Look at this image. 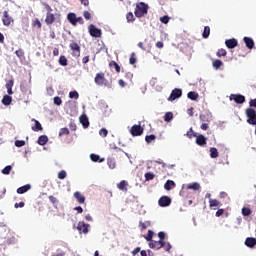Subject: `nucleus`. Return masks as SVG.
<instances>
[{"label": "nucleus", "instance_id": "45", "mask_svg": "<svg viewBox=\"0 0 256 256\" xmlns=\"http://www.w3.org/2000/svg\"><path fill=\"white\" fill-rule=\"evenodd\" d=\"M15 55L18 59H23V57H25V51H23V49H18L15 51Z\"/></svg>", "mask_w": 256, "mask_h": 256}, {"label": "nucleus", "instance_id": "8", "mask_svg": "<svg viewBox=\"0 0 256 256\" xmlns=\"http://www.w3.org/2000/svg\"><path fill=\"white\" fill-rule=\"evenodd\" d=\"M77 230L79 231V233H84V235H87V233H89V224L83 221H79L77 225Z\"/></svg>", "mask_w": 256, "mask_h": 256}, {"label": "nucleus", "instance_id": "14", "mask_svg": "<svg viewBox=\"0 0 256 256\" xmlns=\"http://www.w3.org/2000/svg\"><path fill=\"white\" fill-rule=\"evenodd\" d=\"M225 45L228 49H235V47H237L238 45L237 39L235 38L228 39L225 41Z\"/></svg>", "mask_w": 256, "mask_h": 256}, {"label": "nucleus", "instance_id": "61", "mask_svg": "<svg viewBox=\"0 0 256 256\" xmlns=\"http://www.w3.org/2000/svg\"><path fill=\"white\" fill-rule=\"evenodd\" d=\"M161 23H164L165 25H167V23H169V16H163L160 18Z\"/></svg>", "mask_w": 256, "mask_h": 256}, {"label": "nucleus", "instance_id": "58", "mask_svg": "<svg viewBox=\"0 0 256 256\" xmlns=\"http://www.w3.org/2000/svg\"><path fill=\"white\" fill-rule=\"evenodd\" d=\"M200 129H202V131H207V129H209V122H203Z\"/></svg>", "mask_w": 256, "mask_h": 256}, {"label": "nucleus", "instance_id": "5", "mask_svg": "<svg viewBox=\"0 0 256 256\" xmlns=\"http://www.w3.org/2000/svg\"><path fill=\"white\" fill-rule=\"evenodd\" d=\"M70 49L71 51H73V57H81V47L79 46V44H77V42H72L70 44Z\"/></svg>", "mask_w": 256, "mask_h": 256}, {"label": "nucleus", "instance_id": "17", "mask_svg": "<svg viewBox=\"0 0 256 256\" xmlns=\"http://www.w3.org/2000/svg\"><path fill=\"white\" fill-rule=\"evenodd\" d=\"M79 121L81 125L84 127V129H87L89 127V118H87V115H81Z\"/></svg>", "mask_w": 256, "mask_h": 256}, {"label": "nucleus", "instance_id": "56", "mask_svg": "<svg viewBox=\"0 0 256 256\" xmlns=\"http://www.w3.org/2000/svg\"><path fill=\"white\" fill-rule=\"evenodd\" d=\"M48 199L53 205H57V203H59V200H57L55 196H49Z\"/></svg>", "mask_w": 256, "mask_h": 256}, {"label": "nucleus", "instance_id": "64", "mask_svg": "<svg viewBox=\"0 0 256 256\" xmlns=\"http://www.w3.org/2000/svg\"><path fill=\"white\" fill-rule=\"evenodd\" d=\"M250 107H255L256 108V99H252L249 101Z\"/></svg>", "mask_w": 256, "mask_h": 256}, {"label": "nucleus", "instance_id": "13", "mask_svg": "<svg viewBox=\"0 0 256 256\" xmlns=\"http://www.w3.org/2000/svg\"><path fill=\"white\" fill-rule=\"evenodd\" d=\"M196 145H199V147H205V145H207V138L202 134H196Z\"/></svg>", "mask_w": 256, "mask_h": 256}, {"label": "nucleus", "instance_id": "54", "mask_svg": "<svg viewBox=\"0 0 256 256\" xmlns=\"http://www.w3.org/2000/svg\"><path fill=\"white\" fill-rule=\"evenodd\" d=\"M65 177H67V172L65 170L58 173V179H65Z\"/></svg>", "mask_w": 256, "mask_h": 256}, {"label": "nucleus", "instance_id": "53", "mask_svg": "<svg viewBox=\"0 0 256 256\" xmlns=\"http://www.w3.org/2000/svg\"><path fill=\"white\" fill-rule=\"evenodd\" d=\"M15 146L16 147H25V141L24 140H16Z\"/></svg>", "mask_w": 256, "mask_h": 256}, {"label": "nucleus", "instance_id": "2", "mask_svg": "<svg viewBox=\"0 0 256 256\" xmlns=\"http://www.w3.org/2000/svg\"><path fill=\"white\" fill-rule=\"evenodd\" d=\"M149 11V6L144 2H140L136 5L134 15L141 19V17H145Z\"/></svg>", "mask_w": 256, "mask_h": 256}, {"label": "nucleus", "instance_id": "43", "mask_svg": "<svg viewBox=\"0 0 256 256\" xmlns=\"http://www.w3.org/2000/svg\"><path fill=\"white\" fill-rule=\"evenodd\" d=\"M217 57H227V50L221 48L216 53Z\"/></svg>", "mask_w": 256, "mask_h": 256}, {"label": "nucleus", "instance_id": "7", "mask_svg": "<svg viewBox=\"0 0 256 256\" xmlns=\"http://www.w3.org/2000/svg\"><path fill=\"white\" fill-rule=\"evenodd\" d=\"M181 95H183V90L179 89V88H175L172 90L168 101H175V99H179V97H181Z\"/></svg>", "mask_w": 256, "mask_h": 256}, {"label": "nucleus", "instance_id": "40", "mask_svg": "<svg viewBox=\"0 0 256 256\" xmlns=\"http://www.w3.org/2000/svg\"><path fill=\"white\" fill-rule=\"evenodd\" d=\"M155 139H157V136H155V134L147 135L145 137V141L148 144L151 143L152 141H155Z\"/></svg>", "mask_w": 256, "mask_h": 256}, {"label": "nucleus", "instance_id": "21", "mask_svg": "<svg viewBox=\"0 0 256 256\" xmlns=\"http://www.w3.org/2000/svg\"><path fill=\"white\" fill-rule=\"evenodd\" d=\"M74 197L80 205H83V203H85V196H83L81 192H74Z\"/></svg>", "mask_w": 256, "mask_h": 256}, {"label": "nucleus", "instance_id": "35", "mask_svg": "<svg viewBox=\"0 0 256 256\" xmlns=\"http://www.w3.org/2000/svg\"><path fill=\"white\" fill-rule=\"evenodd\" d=\"M214 69H221V67H223V61L216 59L213 63H212Z\"/></svg>", "mask_w": 256, "mask_h": 256}, {"label": "nucleus", "instance_id": "39", "mask_svg": "<svg viewBox=\"0 0 256 256\" xmlns=\"http://www.w3.org/2000/svg\"><path fill=\"white\" fill-rule=\"evenodd\" d=\"M144 177H145V181H153V179H155V174L151 172H147L145 173Z\"/></svg>", "mask_w": 256, "mask_h": 256}, {"label": "nucleus", "instance_id": "31", "mask_svg": "<svg viewBox=\"0 0 256 256\" xmlns=\"http://www.w3.org/2000/svg\"><path fill=\"white\" fill-rule=\"evenodd\" d=\"M211 35V28L209 26L204 27V31L202 33L203 39H207Z\"/></svg>", "mask_w": 256, "mask_h": 256}, {"label": "nucleus", "instance_id": "41", "mask_svg": "<svg viewBox=\"0 0 256 256\" xmlns=\"http://www.w3.org/2000/svg\"><path fill=\"white\" fill-rule=\"evenodd\" d=\"M173 120V113L172 112H167L164 115V121H166V123H169V121Z\"/></svg>", "mask_w": 256, "mask_h": 256}, {"label": "nucleus", "instance_id": "23", "mask_svg": "<svg viewBox=\"0 0 256 256\" xmlns=\"http://www.w3.org/2000/svg\"><path fill=\"white\" fill-rule=\"evenodd\" d=\"M200 121H202V123H211V114H200Z\"/></svg>", "mask_w": 256, "mask_h": 256}, {"label": "nucleus", "instance_id": "62", "mask_svg": "<svg viewBox=\"0 0 256 256\" xmlns=\"http://www.w3.org/2000/svg\"><path fill=\"white\" fill-rule=\"evenodd\" d=\"M15 209H19L25 207V202L15 203L14 204Z\"/></svg>", "mask_w": 256, "mask_h": 256}, {"label": "nucleus", "instance_id": "3", "mask_svg": "<svg viewBox=\"0 0 256 256\" xmlns=\"http://www.w3.org/2000/svg\"><path fill=\"white\" fill-rule=\"evenodd\" d=\"M94 83L100 87H103V85H105V87H107V83H109L107 81V78H105V73L100 72L97 73L95 78H94Z\"/></svg>", "mask_w": 256, "mask_h": 256}, {"label": "nucleus", "instance_id": "30", "mask_svg": "<svg viewBox=\"0 0 256 256\" xmlns=\"http://www.w3.org/2000/svg\"><path fill=\"white\" fill-rule=\"evenodd\" d=\"M209 206L211 207V208H213V207H221V202H219V200H217V199H209Z\"/></svg>", "mask_w": 256, "mask_h": 256}, {"label": "nucleus", "instance_id": "10", "mask_svg": "<svg viewBox=\"0 0 256 256\" xmlns=\"http://www.w3.org/2000/svg\"><path fill=\"white\" fill-rule=\"evenodd\" d=\"M13 18L11 16H9V12L8 11H4L3 12V18H2V23L5 27H9V25H11V23H13Z\"/></svg>", "mask_w": 256, "mask_h": 256}, {"label": "nucleus", "instance_id": "48", "mask_svg": "<svg viewBox=\"0 0 256 256\" xmlns=\"http://www.w3.org/2000/svg\"><path fill=\"white\" fill-rule=\"evenodd\" d=\"M59 64L62 65V67H67V58L65 56H60Z\"/></svg>", "mask_w": 256, "mask_h": 256}, {"label": "nucleus", "instance_id": "46", "mask_svg": "<svg viewBox=\"0 0 256 256\" xmlns=\"http://www.w3.org/2000/svg\"><path fill=\"white\" fill-rule=\"evenodd\" d=\"M242 215L244 217H249V215H251V209L247 208V207H243L242 208Z\"/></svg>", "mask_w": 256, "mask_h": 256}, {"label": "nucleus", "instance_id": "20", "mask_svg": "<svg viewBox=\"0 0 256 256\" xmlns=\"http://www.w3.org/2000/svg\"><path fill=\"white\" fill-rule=\"evenodd\" d=\"M246 247H250V249H253L256 245V239L253 237L246 238L245 240Z\"/></svg>", "mask_w": 256, "mask_h": 256}, {"label": "nucleus", "instance_id": "12", "mask_svg": "<svg viewBox=\"0 0 256 256\" xmlns=\"http://www.w3.org/2000/svg\"><path fill=\"white\" fill-rule=\"evenodd\" d=\"M158 204L160 207H169V205H171V199L169 198V196H162L158 200Z\"/></svg>", "mask_w": 256, "mask_h": 256}, {"label": "nucleus", "instance_id": "26", "mask_svg": "<svg viewBox=\"0 0 256 256\" xmlns=\"http://www.w3.org/2000/svg\"><path fill=\"white\" fill-rule=\"evenodd\" d=\"M187 97L191 101H197V99H199V94L195 91H190L188 92Z\"/></svg>", "mask_w": 256, "mask_h": 256}, {"label": "nucleus", "instance_id": "50", "mask_svg": "<svg viewBox=\"0 0 256 256\" xmlns=\"http://www.w3.org/2000/svg\"><path fill=\"white\" fill-rule=\"evenodd\" d=\"M69 98L70 99H79V92L78 91H71L69 93Z\"/></svg>", "mask_w": 256, "mask_h": 256}, {"label": "nucleus", "instance_id": "16", "mask_svg": "<svg viewBox=\"0 0 256 256\" xmlns=\"http://www.w3.org/2000/svg\"><path fill=\"white\" fill-rule=\"evenodd\" d=\"M243 41H244L247 49H253V47H255V42L253 41V38L244 37Z\"/></svg>", "mask_w": 256, "mask_h": 256}, {"label": "nucleus", "instance_id": "29", "mask_svg": "<svg viewBox=\"0 0 256 256\" xmlns=\"http://www.w3.org/2000/svg\"><path fill=\"white\" fill-rule=\"evenodd\" d=\"M90 159H91V161H93L94 163H97V162L103 163V161H105L104 158L100 159L99 155H97V154H91V155H90Z\"/></svg>", "mask_w": 256, "mask_h": 256}, {"label": "nucleus", "instance_id": "1", "mask_svg": "<svg viewBox=\"0 0 256 256\" xmlns=\"http://www.w3.org/2000/svg\"><path fill=\"white\" fill-rule=\"evenodd\" d=\"M159 241H152L149 243L150 249H155L156 251H159V249H165L166 253H171V249L173 246L171 243L165 241V232H159L158 233Z\"/></svg>", "mask_w": 256, "mask_h": 256}, {"label": "nucleus", "instance_id": "6", "mask_svg": "<svg viewBox=\"0 0 256 256\" xmlns=\"http://www.w3.org/2000/svg\"><path fill=\"white\" fill-rule=\"evenodd\" d=\"M130 133L132 137H139L143 135V128L141 127V125H134L131 127Z\"/></svg>", "mask_w": 256, "mask_h": 256}, {"label": "nucleus", "instance_id": "52", "mask_svg": "<svg viewBox=\"0 0 256 256\" xmlns=\"http://www.w3.org/2000/svg\"><path fill=\"white\" fill-rule=\"evenodd\" d=\"M63 103V100H61V97L55 96L54 97V105H57L58 107L61 106Z\"/></svg>", "mask_w": 256, "mask_h": 256}, {"label": "nucleus", "instance_id": "57", "mask_svg": "<svg viewBox=\"0 0 256 256\" xmlns=\"http://www.w3.org/2000/svg\"><path fill=\"white\" fill-rule=\"evenodd\" d=\"M13 85H14V80H8V82L6 83V89H13Z\"/></svg>", "mask_w": 256, "mask_h": 256}, {"label": "nucleus", "instance_id": "32", "mask_svg": "<svg viewBox=\"0 0 256 256\" xmlns=\"http://www.w3.org/2000/svg\"><path fill=\"white\" fill-rule=\"evenodd\" d=\"M11 101H13V98H11V96H9V95H5L2 98V105L8 106L11 103Z\"/></svg>", "mask_w": 256, "mask_h": 256}, {"label": "nucleus", "instance_id": "47", "mask_svg": "<svg viewBox=\"0 0 256 256\" xmlns=\"http://www.w3.org/2000/svg\"><path fill=\"white\" fill-rule=\"evenodd\" d=\"M32 27H37V29H41L42 25H41V21H39V18H36L33 20Z\"/></svg>", "mask_w": 256, "mask_h": 256}, {"label": "nucleus", "instance_id": "44", "mask_svg": "<svg viewBox=\"0 0 256 256\" xmlns=\"http://www.w3.org/2000/svg\"><path fill=\"white\" fill-rule=\"evenodd\" d=\"M126 19L128 23H133V21H135V16L133 15L132 12H128L126 14Z\"/></svg>", "mask_w": 256, "mask_h": 256}, {"label": "nucleus", "instance_id": "25", "mask_svg": "<svg viewBox=\"0 0 256 256\" xmlns=\"http://www.w3.org/2000/svg\"><path fill=\"white\" fill-rule=\"evenodd\" d=\"M175 186H176L175 181H173V180H167L166 183L164 184V189H165L166 191H171V188H172V187H175Z\"/></svg>", "mask_w": 256, "mask_h": 256}, {"label": "nucleus", "instance_id": "51", "mask_svg": "<svg viewBox=\"0 0 256 256\" xmlns=\"http://www.w3.org/2000/svg\"><path fill=\"white\" fill-rule=\"evenodd\" d=\"M99 135L100 137H107V135H109V131H107L106 128H102L99 130Z\"/></svg>", "mask_w": 256, "mask_h": 256}, {"label": "nucleus", "instance_id": "34", "mask_svg": "<svg viewBox=\"0 0 256 256\" xmlns=\"http://www.w3.org/2000/svg\"><path fill=\"white\" fill-rule=\"evenodd\" d=\"M109 67H114L116 73H121V66H119V64H117V62H115V61L112 60V61L109 63Z\"/></svg>", "mask_w": 256, "mask_h": 256}, {"label": "nucleus", "instance_id": "19", "mask_svg": "<svg viewBox=\"0 0 256 256\" xmlns=\"http://www.w3.org/2000/svg\"><path fill=\"white\" fill-rule=\"evenodd\" d=\"M67 19L74 27L77 25V15L75 13H69Z\"/></svg>", "mask_w": 256, "mask_h": 256}, {"label": "nucleus", "instance_id": "18", "mask_svg": "<svg viewBox=\"0 0 256 256\" xmlns=\"http://www.w3.org/2000/svg\"><path fill=\"white\" fill-rule=\"evenodd\" d=\"M127 187H129V182H127L126 180H122L120 183L117 184V188L120 191H125V193H127Z\"/></svg>", "mask_w": 256, "mask_h": 256}, {"label": "nucleus", "instance_id": "38", "mask_svg": "<svg viewBox=\"0 0 256 256\" xmlns=\"http://www.w3.org/2000/svg\"><path fill=\"white\" fill-rule=\"evenodd\" d=\"M129 63L130 65H135V63H137V57L135 52H132L129 58Z\"/></svg>", "mask_w": 256, "mask_h": 256}, {"label": "nucleus", "instance_id": "27", "mask_svg": "<svg viewBox=\"0 0 256 256\" xmlns=\"http://www.w3.org/2000/svg\"><path fill=\"white\" fill-rule=\"evenodd\" d=\"M35 125L32 126V131H42L43 126H41V123L38 120L33 119Z\"/></svg>", "mask_w": 256, "mask_h": 256}, {"label": "nucleus", "instance_id": "15", "mask_svg": "<svg viewBox=\"0 0 256 256\" xmlns=\"http://www.w3.org/2000/svg\"><path fill=\"white\" fill-rule=\"evenodd\" d=\"M45 23L46 25H53L55 23V14L46 13Z\"/></svg>", "mask_w": 256, "mask_h": 256}, {"label": "nucleus", "instance_id": "59", "mask_svg": "<svg viewBox=\"0 0 256 256\" xmlns=\"http://www.w3.org/2000/svg\"><path fill=\"white\" fill-rule=\"evenodd\" d=\"M83 17L86 19V21H89V19H91V13L89 11H84Z\"/></svg>", "mask_w": 256, "mask_h": 256}, {"label": "nucleus", "instance_id": "22", "mask_svg": "<svg viewBox=\"0 0 256 256\" xmlns=\"http://www.w3.org/2000/svg\"><path fill=\"white\" fill-rule=\"evenodd\" d=\"M30 189H31V185L30 184H26V185H24L22 187H19L17 189V193L19 195H23V193H27V191H29Z\"/></svg>", "mask_w": 256, "mask_h": 256}, {"label": "nucleus", "instance_id": "36", "mask_svg": "<svg viewBox=\"0 0 256 256\" xmlns=\"http://www.w3.org/2000/svg\"><path fill=\"white\" fill-rule=\"evenodd\" d=\"M187 189H193L194 191H199V189H201V186L199 185V183L194 182L193 184H189L187 186Z\"/></svg>", "mask_w": 256, "mask_h": 256}, {"label": "nucleus", "instance_id": "33", "mask_svg": "<svg viewBox=\"0 0 256 256\" xmlns=\"http://www.w3.org/2000/svg\"><path fill=\"white\" fill-rule=\"evenodd\" d=\"M107 165H108L109 169H115V167H117V163L115 162V159H113V158H108Z\"/></svg>", "mask_w": 256, "mask_h": 256}, {"label": "nucleus", "instance_id": "49", "mask_svg": "<svg viewBox=\"0 0 256 256\" xmlns=\"http://www.w3.org/2000/svg\"><path fill=\"white\" fill-rule=\"evenodd\" d=\"M58 135L59 137H63V135H69V128H61Z\"/></svg>", "mask_w": 256, "mask_h": 256}, {"label": "nucleus", "instance_id": "37", "mask_svg": "<svg viewBox=\"0 0 256 256\" xmlns=\"http://www.w3.org/2000/svg\"><path fill=\"white\" fill-rule=\"evenodd\" d=\"M153 235H155V232H153V230H148V234L147 236H145L146 241H149L150 243H152V241H154Z\"/></svg>", "mask_w": 256, "mask_h": 256}, {"label": "nucleus", "instance_id": "63", "mask_svg": "<svg viewBox=\"0 0 256 256\" xmlns=\"http://www.w3.org/2000/svg\"><path fill=\"white\" fill-rule=\"evenodd\" d=\"M47 13H53V8L49 4H44Z\"/></svg>", "mask_w": 256, "mask_h": 256}, {"label": "nucleus", "instance_id": "55", "mask_svg": "<svg viewBox=\"0 0 256 256\" xmlns=\"http://www.w3.org/2000/svg\"><path fill=\"white\" fill-rule=\"evenodd\" d=\"M11 166H6L3 170L2 173L3 175H9V173H11Z\"/></svg>", "mask_w": 256, "mask_h": 256}, {"label": "nucleus", "instance_id": "11", "mask_svg": "<svg viewBox=\"0 0 256 256\" xmlns=\"http://www.w3.org/2000/svg\"><path fill=\"white\" fill-rule=\"evenodd\" d=\"M89 33L91 37H96V38L101 37V29L95 27V25L93 24L89 26Z\"/></svg>", "mask_w": 256, "mask_h": 256}, {"label": "nucleus", "instance_id": "9", "mask_svg": "<svg viewBox=\"0 0 256 256\" xmlns=\"http://www.w3.org/2000/svg\"><path fill=\"white\" fill-rule=\"evenodd\" d=\"M230 101H234V103L241 105L245 101V96H243L241 94H231Z\"/></svg>", "mask_w": 256, "mask_h": 256}, {"label": "nucleus", "instance_id": "24", "mask_svg": "<svg viewBox=\"0 0 256 256\" xmlns=\"http://www.w3.org/2000/svg\"><path fill=\"white\" fill-rule=\"evenodd\" d=\"M47 141H49V137H47V135H41L40 137H38L37 143L38 145H47Z\"/></svg>", "mask_w": 256, "mask_h": 256}, {"label": "nucleus", "instance_id": "4", "mask_svg": "<svg viewBox=\"0 0 256 256\" xmlns=\"http://www.w3.org/2000/svg\"><path fill=\"white\" fill-rule=\"evenodd\" d=\"M247 123L249 125H256V111L253 108L246 109Z\"/></svg>", "mask_w": 256, "mask_h": 256}, {"label": "nucleus", "instance_id": "42", "mask_svg": "<svg viewBox=\"0 0 256 256\" xmlns=\"http://www.w3.org/2000/svg\"><path fill=\"white\" fill-rule=\"evenodd\" d=\"M188 139H193V137H197V133L193 131V128H190L189 131L186 133Z\"/></svg>", "mask_w": 256, "mask_h": 256}, {"label": "nucleus", "instance_id": "60", "mask_svg": "<svg viewBox=\"0 0 256 256\" xmlns=\"http://www.w3.org/2000/svg\"><path fill=\"white\" fill-rule=\"evenodd\" d=\"M69 129L71 131H77V125L75 124V122H70L69 123Z\"/></svg>", "mask_w": 256, "mask_h": 256}, {"label": "nucleus", "instance_id": "28", "mask_svg": "<svg viewBox=\"0 0 256 256\" xmlns=\"http://www.w3.org/2000/svg\"><path fill=\"white\" fill-rule=\"evenodd\" d=\"M210 157L211 159H217V157H219V151L217 150V148H210Z\"/></svg>", "mask_w": 256, "mask_h": 256}]
</instances>
